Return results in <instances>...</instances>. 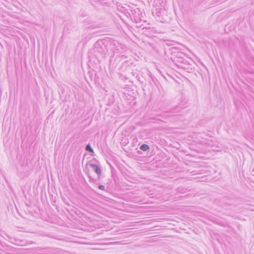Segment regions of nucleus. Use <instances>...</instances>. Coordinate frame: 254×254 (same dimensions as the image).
Wrapping results in <instances>:
<instances>
[{
    "label": "nucleus",
    "instance_id": "obj_1",
    "mask_svg": "<svg viewBox=\"0 0 254 254\" xmlns=\"http://www.w3.org/2000/svg\"><path fill=\"white\" fill-rule=\"evenodd\" d=\"M91 166L94 169L96 173L98 174H100L101 173V169L100 168L96 165H92Z\"/></svg>",
    "mask_w": 254,
    "mask_h": 254
},
{
    "label": "nucleus",
    "instance_id": "obj_2",
    "mask_svg": "<svg viewBox=\"0 0 254 254\" xmlns=\"http://www.w3.org/2000/svg\"><path fill=\"white\" fill-rule=\"evenodd\" d=\"M149 148V146L147 144H143L140 146V149L142 150V151H146Z\"/></svg>",
    "mask_w": 254,
    "mask_h": 254
},
{
    "label": "nucleus",
    "instance_id": "obj_3",
    "mask_svg": "<svg viewBox=\"0 0 254 254\" xmlns=\"http://www.w3.org/2000/svg\"><path fill=\"white\" fill-rule=\"evenodd\" d=\"M86 150H88L90 152H93V149L91 148L89 144H88L87 146H86Z\"/></svg>",
    "mask_w": 254,
    "mask_h": 254
},
{
    "label": "nucleus",
    "instance_id": "obj_4",
    "mask_svg": "<svg viewBox=\"0 0 254 254\" xmlns=\"http://www.w3.org/2000/svg\"><path fill=\"white\" fill-rule=\"evenodd\" d=\"M99 189L101 190H104V187L103 186H100L99 187Z\"/></svg>",
    "mask_w": 254,
    "mask_h": 254
}]
</instances>
